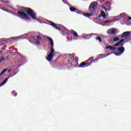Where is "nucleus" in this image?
I'll return each mask as SVG.
<instances>
[{"label": "nucleus", "mask_w": 131, "mask_h": 131, "mask_svg": "<svg viewBox=\"0 0 131 131\" xmlns=\"http://www.w3.org/2000/svg\"><path fill=\"white\" fill-rule=\"evenodd\" d=\"M20 9L21 11H23L24 12H26L27 15L28 16H30L32 19L34 20H36L37 19L36 18V13L31 9L30 8H27V7H21Z\"/></svg>", "instance_id": "1"}, {"label": "nucleus", "mask_w": 131, "mask_h": 131, "mask_svg": "<svg viewBox=\"0 0 131 131\" xmlns=\"http://www.w3.org/2000/svg\"><path fill=\"white\" fill-rule=\"evenodd\" d=\"M99 59L100 58H97L96 59H94V56L91 57L86 61L81 62L79 66V67L81 68H84V67H88V66H91V64H92L93 63H95V62L99 60Z\"/></svg>", "instance_id": "2"}, {"label": "nucleus", "mask_w": 131, "mask_h": 131, "mask_svg": "<svg viewBox=\"0 0 131 131\" xmlns=\"http://www.w3.org/2000/svg\"><path fill=\"white\" fill-rule=\"evenodd\" d=\"M18 16L19 18H20V19H25L26 20H30V18L29 16H28V15L26 14L24 12L22 11H18L17 12Z\"/></svg>", "instance_id": "3"}, {"label": "nucleus", "mask_w": 131, "mask_h": 131, "mask_svg": "<svg viewBox=\"0 0 131 131\" xmlns=\"http://www.w3.org/2000/svg\"><path fill=\"white\" fill-rule=\"evenodd\" d=\"M54 53H55V50L50 49V54L47 57V61L51 62V61L53 60V57H54Z\"/></svg>", "instance_id": "4"}, {"label": "nucleus", "mask_w": 131, "mask_h": 131, "mask_svg": "<svg viewBox=\"0 0 131 131\" xmlns=\"http://www.w3.org/2000/svg\"><path fill=\"white\" fill-rule=\"evenodd\" d=\"M118 51H119V52H117L115 53V54L116 55V56H120L121 54L124 53L125 49H124V47L123 46H122L121 47L118 49Z\"/></svg>", "instance_id": "5"}, {"label": "nucleus", "mask_w": 131, "mask_h": 131, "mask_svg": "<svg viewBox=\"0 0 131 131\" xmlns=\"http://www.w3.org/2000/svg\"><path fill=\"white\" fill-rule=\"evenodd\" d=\"M116 30H117L116 29H111L108 30L107 33L109 35H114L115 34H116Z\"/></svg>", "instance_id": "6"}, {"label": "nucleus", "mask_w": 131, "mask_h": 131, "mask_svg": "<svg viewBox=\"0 0 131 131\" xmlns=\"http://www.w3.org/2000/svg\"><path fill=\"white\" fill-rule=\"evenodd\" d=\"M96 7H97V5L95 2L91 3L89 8V11H94V10H96Z\"/></svg>", "instance_id": "7"}, {"label": "nucleus", "mask_w": 131, "mask_h": 131, "mask_svg": "<svg viewBox=\"0 0 131 131\" xmlns=\"http://www.w3.org/2000/svg\"><path fill=\"white\" fill-rule=\"evenodd\" d=\"M48 23H49V25H51V26L54 27V28H55V29H57V30L61 31V28L58 27V26H57V25H56V24L53 23V21H52L51 20H49Z\"/></svg>", "instance_id": "8"}, {"label": "nucleus", "mask_w": 131, "mask_h": 131, "mask_svg": "<svg viewBox=\"0 0 131 131\" xmlns=\"http://www.w3.org/2000/svg\"><path fill=\"white\" fill-rule=\"evenodd\" d=\"M124 39H122L121 40H120L119 42H117L116 44H115V47H122L123 46H124Z\"/></svg>", "instance_id": "9"}, {"label": "nucleus", "mask_w": 131, "mask_h": 131, "mask_svg": "<svg viewBox=\"0 0 131 131\" xmlns=\"http://www.w3.org/2000/svg\"><path fill=\"white\" fill-rule=\"evenodd\" d=\"M42 40V38L39 35L37 36L36 42V43L39 46L41 43V41Z\"/></svg>", "instance_id": "10"}, {"label": "nucleus", "mask_w": 131, "mask_h": 131, "mask_svg": "<svg viewBox=\"0 0 131 131\" xmlns=\"http://www.w3.org/2000/svg\"><path fill=\"white\" fill-rule=\"evenodd\" d=\"M129 35H130V32L126 31V32H123L122 34L121 37L122 38H124V37H128Z\"/></svg>", "instance_id": "11"}, {"label": "nucleus", "mask_w": 131, "mask_h": 131, "mask_svg": "<svg viewBox=\"0 0 131 131\" xmlns=\"http://www.w3.org/2000/svg\"><path fill=\"white\" fill-rule=\"evenodd\" d=\"M70 61H71V59L68 60V62H70V63H71V64L74 65V66H75V65H76V64H77L78 63V61H77V60L74 59V58H73L71 62H70Z\"/></svg>", "instance_id": "12"}, {"label": "nucleus", "mask_w": 131, "mask_h": 131, "mask_svg": "<svg viewBox=\"0 0 131 131\" xmlns=\"http://www.w3.org/2000/svg\"><path fill=\"white\" fill-rule=\"evenodd\" d=\"M49 41H50V43L51 46V49L50 50H54V41L53 40V39H52V38L49 37L48 38Z\"/></svg>", "instance_id": "13"}, {"label": "nucleus", "mask_w": 131, "mask_h": 131, "mask_svg": "<svg viewBox=\"0 0 131 131\" xmlns=\"http://www.w3.org/2000/svg\"><path fill=\"white\" fill-rule=\"evenodd\" d=\"M71 34H73L74 36H75V37H77V36H78V34H77V33L73 30H71L70 31Z\"/></svg>", "instance_id": "14"}, {"label": "nucleus", "mask_w": 131, "mask_h": 131, "mask_svg": "<svg viewBox=\"0 0 131 131\" xmlns=\"http://www.w3.org/2000/svg\"><path fill=\"white\" fill-rule=\"evenodd\" d=\"M11 76H12L11 75H10L8 78H6L3 82L0 84V87L2 86V85H4V84H5L6 83V82H7V81H8V80L9 79V78H10V77H11Z\"/></svg>", "instance_id": "15"}, {"label": "nucleus", "mask_w": 131, "mask_h": 131, "mask_svg": "<svg viewBox=\"0 0 131 131\" xmlns=\"http://www.w3.org/2000/svg\"><path fill=\"white\" fill-rule=\"evenodd\" d=\"M7 71H8V69H5L3 70L1 72V74H0V76H2L3 74L6 73V72H7Z\"/></svg>", "instance_id": "16"}, {"label": "nucleus", "mask_w": 131, "mask_h": 131, "mask_svg": "<svg viewBox=\"0 0 131 131\" xmlns=\"http://www.w3.org/2000/svg\"><path fill=\"white\" fill-rule=\"evenodd\" d=\"M84 38H86V39L89 38H91L92 37V35L91 34H85L84 36Z\"/></svg>", "instance_id": "17"}, {"label": "nucleus", "mask_w": 131, "mask_h": 131, "mask_svg": "<svg viewBox=\"0 0 131 131\" xmlns=\"http://www.w3.org/2000/svg\"><path fill=\"white\" fill-rule=\"evenodd\" d=\"M100 15L102 17H103V18H106V13H105V12L101 11Z\"/></svg>", "instance_id": "18"}, {"label": "nucleus", "mask_w": 131, "mask_h": 131, "mask_svg": "<svg viewBox=\"0 0 131 131\" xmlns=\"http://www.w3.org/2000/svg\"><path fill=\"white\" fill-rule=\"evenodd\" d=\"M70 10L71 12H75V11H77V9L74 7H70Z\"/></svg>", "instance_id": "19"}, {"label": "nucleus", "mask_w": 131, "mask_h": 131, "mask_svg": "<svg viewBox=\"0 0 131 131\" xmlns=\"http://www.w3.org/2000/svg\"><path fill=\"white\" fill-rule=\"evenodd\" d=\"M109 5V4H107V9H106V7H103V9H104V10H105V11H107H107H109V10H110V9H111V7H110V5Z\"/></svg>", "instance_id": "20"}, {"label": "nucleus", "mask_w": 131, "mask_h": 131, "mask_svg": "<svg viewBox=\"0 0 131 131\" xmlns=\"http://www.w3.org/2000/svg\"><path fill=\"white\" fill-rule=\"evenodd\" d=\"M83 15L85 17H88V18L92 16V14L89 13H84Z\"/></svg>", "instance_id": "21"}, {"label": "nucleus", "mask_w": 131, "mask_h": 131, "mask_svg": "<svg viewBox=\"0 0 131 131\" xmlns=\"http://www.w3.org/2000/svg\"><path fill=\"white\" fill-rule=\"evenodd\" d=\"M96 40H98L99 41V42H102V38H101V37H97L96 38Z\"/></svg>", "instance_id": "22"}, {"label": "nucleus", "mask_w": 131, "mask_h": 131, "mask_svg": "<svg viewBox=\"0 0 131 131\" xmlns=\"http://www.w3.org/2000/svg\"><path fill=\"white\" fill-rule=\"evenodd\" d=\"M120 40V39L119 38V37H115L114 38V40L115 41H118V40Z\"/></svg>", "instance_id": "23"}, {"label": "nucleus", "mask_w": 131, "mask_h": 131, "mask_svg": "<svg viewBox=\"0 0 131 131\" xmlns=\"http://www.w3.org/2000/svg\"><path fill=\"white\" fill-rule=\"evenodd\" d=\"M116 48L115 47H113L112 46H110V50H113L114 51L116 50Z\"/></svg>", "instance_id": "24"}, {"label": "nucleus", "mask_w": 131, "mask_h": 131, "mask_svg": "<svg viewBox=\"0 0 131 131\" xmlns=\"http://www.w3.org/2000/svg\"><path fill=\"white\" fill-rule=\"evenodd\" d=\"M4 59H5V57H1V58H0V63H1V62H3V61H4Z\"/></svg>", "instance_id": "25"}, {"label": "nucleus", "mask_w": 131, "mask_h": 131, "mask_svg": "<svg viewBox=\"0 0 131 131\" xmlns=\"http://www.w3.org/2000/svg\"><path fill=\"white\" fill-rule=\"evenodd\" d=\"M104 23H110V21H109V20H106L104 21Z\"/></svg>", "instance_id": "26"}, {"label": "nucleus", "mask_w": 131, "mask_h": 131, "mask_svg": "<svg viewBox=\"0 0 131 131\" xmlns=\"http://www.w3.org/2000/svg\"><path fill=\"white\" fill-rule=\"evenodd\" d=\"M61 33H62V35H65V32H64V31H61Z\"/></svg>", "instance_id": "27"}, {"label": "nucleus", "mask_w": 131, "mask_h": 131, "mask_svg": "<svg viewBox=\"0 0 131 131\" xmlns=\"http://www.w3.org/2000/svg\"><path fill=\"white\" fill-rule=\"evenodd\" d=\"M110 46H106V47H105V49H110Z\"/></svg>", "instance_id": "28"}, {"label": "nucleus", "mask_w": 131, "mask_h": 131, "mask_svg": "<svg viewBox=\"0 0 131 131\" xmlns=\"http://www.w3.org/2000/svg\"><path fill=\"white\" fill-rule=\"evenodd\" d=\"M99 56L100 57H102V56H104V54H100Z\"/></svg>", "instance_id": "29"}, {"label": "nucleus", "mask_w": 131, "mask_h": 131, "mask_svg": "<svg viewBox=\"0 0 131 131\" xmlns=\"http://www.w3.org/2000/svg\"><path fill=\"white\" fill-rule=\"evenodd\" d=\"M54 62L57 63V59L54 60Z\"/></svg>", "instance_id": "30"}, {"label": "nucleus", "mask_w": 131, "mask_h": 131, "mask_svg": "<svg viewBox=\"0 0 131 131\" xmlns=\"http://www.w3.org/2000/svg\"><path fill=\"white\" fill-rule=\"evenodd\" d=\"M129 20H131V17L128 16Z\"/></svg>", "instance_id": "31"}, {"label": "nucleus", "mask_w": 131, "mask_h": 131, "mask_svg": "<svg viewBox=\"0 0 131 131\" xmlns=\"http://www.w3.org/2000/svg\"><path fill=\"white\" fill-rule=\"evenodd\" d=\"M10 71H11V69L9 70L8 73H9V72H10Z\"/></svg>", "instance_id": "32"}, {"label": "nucleus", "mask_w": 131, "mask_h": 131, "mask_svg": "<svg viewBox=\"0 0 131 131\" xmlns=\"http://www.w3.org/2000/svg\"><path fill=\"white\" fill-rule=\"evenodd\" d=\"M16 74H17V73H15L14 74H13V75H12V76H14L16 75Z\"/></svg>", "instance_id": "33"}, {"label": "nucleus", "mask_w": 131, "mask_h": 131, "mask_svg": "<svg viewBox=\"0 0 131 131\" xmlns=\"http://www.w3.org/2000/svg\"><path fill=\"white\" fill-rule=\"evenodd\" d=\"M98 17H99V18H101V16L99 15V16H98Z\"/></svg>", "instance_id": "34"}]
</instances>
